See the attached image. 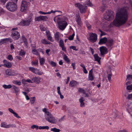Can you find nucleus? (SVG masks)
Listing matches in <instances>:
<instances>
[{
    "label": "nucleus",
    "mask_w": 132,
    "mask_h": 132,
    "mask_svg": "<svg viewBox=\"0 0 132 132\" xmlns=\"http://www.w3.org/2000/svg\"><path fill=\"white\" fill-rule=\"evenodd\" d=\"M128 18V13L126 7L119 8L116 14L115 18L110 24L111 26L119 27L126 23Z\"/></svg>",
    "instance_id": "nucleus-1"
},
{
    "label": "nucleus",
    "mask_w": 132,
    "mask_h": 132,
    "mask_svg": "<svg viewBox=\"0 0 132 132\" xmlns=\"http://www.w3.org/2000/svg\"><path fill=\"white\" fill-rule=\"evenodd\" d=\"M66 18L64 16H60L59 15L55 17L54 18V20L58 25V26L60 30H63L67 25V23L65 21Z\"/></svg>",
    "instance_id": "nucleus-2"
},
{
    "label": "nucleus",
    "mask_w": 132,
    "mask_h": 132,
    "mask_svg": "<svg viewBox=\"0 0 132 132\" xmlns=\"http://www.w3.org/2000/svg\"><path fill=\"white\" fill-rule=\"evenodd\" d=\"M14 2H9L7 3L6 7L8 10L11 12H13L16 10L17 6Z\"/></svg>",
    "instance_id": "nucleus-3"
},
{
    "label": "nucleus",
    "mask_w": 132,
    "mask_h": 132,
    "mask_svg": "<svg viewBox=\"0 0 132 132\" xmlns=\"http://www.w3.org/2000/svg\"><path fill=\"white\" fill-rule=\"evenodd\" d=\"M45 116L46 119L48 122L52 123H55L56 121L55 118L50 112Z\"/></svg>",
    "instance_id": "nucleus-4"
},
{
    "label": "nucleus",
    "mask_w": 132,
    "mask_h": 132,
    "mask_svg": "<svg viewBox=\"0 0 132 132\" xmlns=\"http://www.w3.org/2000/svg\"><path fill=\"white\" fill-rule=\"evenodd\" d=\"M18 28H13L12 29L11 36L12 37V38L14 40L18 39L20 37L19 33L16 30Z\"/></svg>",
    "instance_id": "nucleus-5"
},
{
    "label": "nucleus",
    "mask_w": 132,
    "mask_h": 132,
    "mask_svg": "<svg viewBox=\"0 0 132 132\" xmlns=\"http://www.w3.org/2000/svg\"><path fill=\"white\" fill-rule=\"evenodd\" d=\"M106 15L104 16L105 18L108 21L112 20L114 17V13L112 11L109 10L106 12Z\"/></svg>",
    "instance_id": "nucleus-6"
},
{
    "label": "nucleus",
    "mask_w": 132,
    "mask_h": 132,
    "mask_svg": "<svg viewBox=\"0 0 132 132\" xmlns=\"http://www.w3.org/2000/svg\"><path fill=\"white\" fill-rule=\"evenodd\" d=\"M75 6L78 7L81 13H85L86 11L87 6L82 5L80 3H77L75 4Z\"/></svg>",
    "instance_id": "nucleus-7"
},
{
    "label": "nucleus",
    "mask_w": 132,
    "mask_h": 132,
    "mask_svg": "<svg viewBox=\"0 0 132 132\" xmlns=\"http://www.w3.org/2000/svg\"><path fill=\"white\" fill-rule=\"evenodd\" d=\"M29 4V2H28L25 1H22L21 6V11L23 12L27 10L28 8V5Z\"/></svg>",
    "instance_id": "nucleus-8"
},
{
    "label": "nucleus",
    "mask_w": 132,
    "mask_h": 132,
    "mask_svg": "<svg viewBox=\"0 0 132 132\" xmlns=\"http://www.w3.org/2000/svg\"><path fill=\"white\" fill-rule=\"evenodd\" d=\"M32 20L31 18L27 20H22L19 23V25L22 26H28L30 24Z\"/></svg>",
    "instance_id": "nucleus-9"
},
{
    "label": "nucleus",
    "mask_w": 132,
    "mask_h": 132,
    "mask_svg": "<svg viewBox=\"0 0 132 132\" xmlns=\"http://www.w3.org/2000/svg\"><path fill=\"white\" fill-rule=\"evenodd\" d=\"M48 18L46 16L40 15L39 16L36 17L35 18V21H46L48 20Z\"/></svg>",
    "instance_id": "nucleus-10"
},
{
    "label": "nucleus",
    "mask_w": 132,
    "mask_h": 132,
    "mask_svg": "<svg viewBox=\"0 0 132 132\" xmlns=\"http://www.w3.org/2000/svg\"><path fill=\"white\" fill-rule=\"evenodd\" d=\"M100 51L101 55H104L105 54L107 53L108 52L107 49L105 47L102 46L100 48Z\"/></svg>",
    "instance_id": "nucleus-11"
},
{
    "label": "nucleus",
    "mask_w": 132,
    "mask_h": 132,
    "mask_svg": "<svg viewBox=\"0 0 132 132\" xmlns=\"http://www.w3.org/2000/svg\"><path fill=\"white\" fill-rule=\"evenodd\" d=\"M90 39L91 42H95L97 39V36L96 34L92 33L90 35Z\"/></svg>",
    "instance_id": "nucleus-12"
},
{
    "label": "nucleus",
    "mask_w": 132,
    "mask_h": 132,
    "mask_svg": "<svg viewBox=\"0 0 132 132\" xmlns=\"http://www.w3.org/2000/svg\"><path fill=\"white\" fill-rule=\"evenodd\" d=\"M41 78L39 77H34L31 79L33 83H35L36 84H38L40 82Z\"/></svg>",
    "instance_id": "nucleus-13"
},
{
    "label": "nucleus",
    "mask_w": 132,
    "mask_h": 132,
    "mask_svg": "<svg viewBox=\"0 0 132 132\" xmlns=\"http://www.w3.org/2000/svg\"><path fill=\"white\" fill-rule=\"evenodd\" d=\"M113 40L112 39H107V40L106 43V45L108 47H110L113 45Z\"/></svg>",
    "instance_id": "nucleus-14"
},
{
    "label": "nucleus",
    "mask_w": 132,
    "mask_h": 132,
    "mask_svg": "<svg viewBox=\"0 0 132 132\" xmlns=\"http://www.w3.org/2000/svg\"><path fill=\"white\" fill-rule=\"evenodd\" d=\"M59 43V46L62 48V50L66 52V48L64 46L63 40L61 39H60Z\"/></svg>",
    "instance_id": "nucleus-15"
},
{
    "label": "nucleus",
    "mask_w": 132,
    "mask_h": 132,
    "mask_svg": "<svg viewBox=\"0 0 132 132\" xmlns=\"http://www.w3.org/2000/svg\"><path fill=\"white\" fill-rule=\"evenodd\" d=\"M93 69L89 70L88 77V80L92 81L94 79V77L93 75Z\"/></svg>",
    "instance_id": "nucleus-16"
},
{
    "label": "nucleus",
    "mask_w": 132,
    "mask_h": 132,
    "mask_svg": "<svg viewBox=\"0 0 132 132\" xmlns=\"http://www.w3.org/2000/svg\"><path fill=\"white\" fill-rule=\"evenodd\" d=\"M3 62L5 63L3 65V66L8 68H10L12 67V65L11 63L10 62H8L6 60H4Z\"/></svg>",
    "instance_id": "nucleus-17"
},
{
    "label": "nucleus",
    "mask_w": 132,
    "mask_h": 132,
    "mask_svg": "<svg viewBox=\"0 0 132 132\" xmlns=\"http://www.w3.org/2000/svg\"><path fill=\"white\" fill-rule=\"evenodd\" d=\"M107 40V38L106 37H104L102 38L100 40L98 44L100 45H101L106 43Z\"/></svg>",
    "instance_id": "nucleus-18"
},
{
    "label": "nucleus",
    "mask_w": 132,
    "mask_h": 132,
    "mask_svg": "<svg viewBox=\"0 0 132 132\" xmlns=\"http://www.w3.org/2000/svg\"><path fill=\"white\" fill-rule=\"evenodd\" d=\"M78 84V83L76 81L72 80L70 81L69 83V85L72 87H75Z\"/></svg>",
    "instance_id": "nucleus-19"
},
{
    "label": "nucleus",
    "mask_w": 132,
    "mask_h": 132,
    "mask_svg": "<svg viewBox=\"0 0 132 132\" xmlns=\"http://www.w3.org/2000/svg\"><path fill=\"white\" fill-rule=\"evenodd\" d=\"M5 73L6 75L9 76H14L15 75L14 73L10 69H7L5 71Z\"/></svg>",
    "instance_id": "nucleus-20"
},
{
    "label": "nucleus",
    "mask_w": 132,
    "mask_h": 132,
    "mask_svg": "<svg viewBox=\"0 0 132 132\" xmlns=\"http://www.w3.org/2000/svg\"><path fill=\"white\" fill-rule=\"evenodd\" d=\"M76 21L78 24L80 25L81 24V21L80 16L79 15H76Z\"/></svg>",
    "instance_id": "nucleus-21"
},
{
    "label": "nucleus",
    "mask_w": 132,
    "mask_h": 132,
    "mask_svg": "<svg viewBox=\"0 0 132 132\" xmlns=\"http://www.w3.org/2000/svg\"><path fill=\"white\" fill-rule=\"evenodd\" d=\"M93 56L95 58V60L97 61L99 64L100 63V60L101 58L98 56L97 54H96L93 55Z\"/></svg>",
    "instance_id": "nucleus-22"
},
{
    "label": "nucleus",
    "mask_w": 132,
    "mask_h": 132,
    "mask_svg": "<svg viewBox=\"0 0 132 132\" xmlns=\"http://www.w3.org/2000/svg\"><path fill=\"white\" fill-rule=\"evenodd\" d=\"M15 92L16 93V95H17L19 94L20 90L18 87H16L15 86L13 85L12 86Z\"/></svg>",
    "instance_id": "nucleus-23"
},
{
    "label": "nucleus",
    "mask_w": 132,
    "mask_h": 132,
    "mask_svg": "<svg viewBox=\"0 0 132 132\" xmlns=\"http://www.w3.org/2000/svg\"><path fill=\"white\" fill-rule=\"evenodd\" d=\"M29 70L34 73L37 74L38 69L35 68L33 67H30L29 68Z\"/></svg>",
    "instance_id": "nucleus-24"
},
{
    "label": "nucleus",
    "mask_w": 132,
    "mask_h": 132,
    "mask_svg": "<svg viewBox=\"0 0 132 132\" xmlns=\"http://www.w3.org/2000/svg\"><path fill=\"white\" fill-rule=\"evenodd\" d=\"M41 42L42 44L44 45L50 44H51L50 42L48 41L45 39H42Z\"/></svg>",
    "instance_id": "nucleus-25"
},
{
    "label": "nucleus",
    "mask_w": 132,
    "mask_h": 132,
    "mask_svg": "<svg viewBox=\"0 0 132 132\" xmlns=\"http://www.w3.org/2000/svg\"><path fill=\"white\" fill-rule=\"evenodd\" d=\"M46 35L47 39L51 41H52V37L51 35V34L49 31H46Z\"/></svg>",
    "instance_id": "nucleus-26"
},
{
    "label": "nucleus",
    "mask_w": 132,
    "mask_h": 132,
    "mask_svg": "<svg viewBox=\"0 0 132 132\" xmlns=\"http://www.w3.org/2000/svg\"><path fill=\"white\" fill-rule=\"evenodd\" d=\"M59 32H56L54 35V37L55 40L58 42L59 39Z\"/></svg>",
    "instance_id": "nucleus-27"
},
{
    "label": "nucleus",
    "mask_w": 132,
    "mask_h": 132,
    "mask_svg": "<svg viewBox=\"0 0 132 132\" xmlns=\"http://www.w3.org/2000/svg\"><path fill=\"white\" fill-rule=\"evenodd\" d=\"M57 93L59 94L60 96V98L61 99H63L64 98V96L61 94L60 91V87H58L57 88Z\"/></svg>",
    "instance_id": "nucleus-28"
},
{
    "label": "nucleus",
    "mask_w": 132,
    "mask_h": 132,
    "mask_svg": "<svg viewBox=\"0 0 132 132\" xmlns=\"http://www.w3.org/2000/svg\"><path fill=\"white\" fill-rule=\"evenodd\" d=\"M39 60L40 65H43L45 62V60L43 57L41 58L39 57Z\"/></svg>",
    "instance_id": "nucleus-29"
},
{
    "label": "nucleus",
    "mask_w": 132,
    "mask_h": 132,
    "mask_svg": "<svg viewBox=\"0 0 132 132\" xmlns=\"http://www.w3.org/2000/svg\"><path fill=\"white\" fill-rule=\"evenodd\" d=\"M1 127L5 128H7V127H8V125H7L6 123L5 122H3L1 123Z\"/></svg>",
    "instance_id": "nucleus-30"
},
{
    "label": "nucleus",
    "mask_w": 132,
    "mask_h": 132,
    "mask_svg": "<svg viewBox=\"0 0 132 132\" xmlns=\"http://www.w3.org/2000/svg\"><path fill=\"white\" fill-rule=\"evenodd\" d=\"M80 66L83 68V71L84 73L85 74L87 73L88 71L86 69L85 66L82 64H81L80 65Z\"/></svg>",
    "instance_id": "nucleus-31"
},
{
    "label": "nucleus",
    "mask_w": 132,
    "mask_h": 132,
    "mask_svg": "<svg viewBox=\"0 0 132 132\" xmlns=\"http://www.w3.org/2000/svg\"><path fill=\"white\" fill-rule=\"evenodd\" d=\"M7 39L6 38L1 39L0 40V45L4 43H6L7 42Z\"/></svg>",
    "instance_id": "nucleus-32"
},
{
    "label": "nucleus",
    "mask_w": 132,
    "mask_h": 132,
    "mask_svg": "<svg viewBox=\"0 0 132 132\" xmlns=\"http://www.w3.org/2000/svg\"><path fill=\"white\" fill-rule=\"evenodd\" d=\"M39 129H46L48 130L49 129V127L48 126H39Z\"/></svg>",
    "instance_id": "nucleus-33"
},
{
    "label": "nucleus",
    "mask_w": 132,
    "mask_h": 132,
    "mask_svg": "<svg viewBox=\"0 0 132 132\" xmlns=\"http://www.w3.org/2000/svg\"><path fill=\"white\" fill-rule=\"evenodd\" d=\"M12 86L11 85H3V87L5 89H10L12 87Z\"/></svg>",
    "instance_id": "nucleus-34"
},
{
    "label": "nucleus",
    "mask_w": 132,
    "mask_h": 132,
    "mask_svg": "<svg viewBox=\"0 0 132 132\" xmlns=\"http://www.w3.org/2000/svg\"><path fill=\"white\" fill-rule=\"evenodd\" d=\"M51 130L54 132H60V129L55 128H51Z\"/></svg>",
    "instance_id": "nucleus-35"
},
{
    "label": "nucleus",
    "mask_w": 132,
    "mask_h": 132,
    "mask_svg": "<svg viewBox=\"0 0 132 132\" xmlns=\"http://www.w3.org/2000/svg\"><path fill=\"white\" fill-rule=\"evenodd\" d=\"M12 82L14 84L18 85L19 86L21 85V82L20 81H18L17 80H13Z\"/></svg>",
    "instance_id": "nucleus-36"
},
{
    "label": "nucleus",
    "mask_w": 132,
    "mask_h": 132,
    "mask_svg": "<svg viewBox=\"0 0 132 132\" xmlns=\"http://www.w3.org/2000/svg\"><path fill=\"white\" fill-rule=\"evenodd\" d=\"M78 88V91L79 92L82 93L83 94L85 93V91L83 89L81 88Z\"/></svg>",
    "instance_id": "nucleus-37"
},
{
    "label": "nucleus",
    "mask_w": 132,
    "mask_h": 132,
    "mask_svg": "<svg viewBox=\"0 0 132 132\" xmlns=\"http://www.w3.org/2000/svg\"><path fill=\"white\" fill-rule=\"evenodd\" d=\"M32 52L33 54L36 55H39V53L35 49H33L32 50Z\"/></svg>",
    "instance_id": "nucleus-38"
},
{
    "label": "nucleus",
    "mask_w": 132,
    "mask_h": 132,
    "mask_svg": "<svg viewBox=\"0 0 132 132\" xmlns=\"http://www.w3.org/2000/svg\"><path fill=\"white\" fill-rule=\"evenodd\" d=\"M35 101V97H33L31 98L30 102L31 104L34 103Z\"/></svg>",
    "instance_id": "nucleus-39"
},
{
    "label": "nucleus",
    "mask_w": 132,
    "mask_h": 132,
    "mask_svg": "<svg viewBox=\"0 0 132 132\" xmlns=\"http://www.w3.org/2000/svg\"><path fill=\"white\" fill-rule=\"evenodd\" d=\"M75 33H73L72 35L70 36L68 38V39L69 40H73L75 36Z\"/></svg>",
    "instance_id": "nucleus-40"
},
{
    "label": "nucleus",
    "mask_w": 132,
    "mask_h": 132,
    "mask_svg": "<svg viewBox=\"0 0 132 132\" xmlns=\"http://www.w3.org/2000/svg\"><path fill=\"white\" fill-rule=\"evenodd\" d=\"M25 54L26 53L25 52L22 50H21V51L19 53L20 55L22 56L25 55Z\"/></svg>",
    "instance_id": "nucleus-41"
},
{
    "label": "nucleus",
    "mask_w": 132,
    "mask_h": 132,
    "mask_svg": "<svg viewBox=\"0 0 132 132\" xmlns=\"http://www.w3.org/2000/svg\"><path fill=\"white\" fill-rule=\"evenodd\" d=\"M60 12L61 13H62V12L61 11H53V10H51L50 12H46V14H50L52 13H55V12Z\"/></svg>",
    "instance_id": "nucleus-42"
},
{
    "label": "nucleus",
    "mask_w": 132,
    "mask_h": 132,
    "mask_svg": "<svg viewBox=\"0 0 132 132\" xmlns=\"http://www.w3.org/2000/svg\"><path fill=\"white\" fill-rule=\"evenodd\" d=\"M22 38L23 40H24V44L26 45V46H27L28 44V42L26 39V38L24 36H23Z\"/></svg>",
    "instance_id": "nucleus-43"
},
{
    "label": "nucleus",
    "mask_w": 132,
    "mask_h": 132,
    "mask_svg": "<svg viewBox=\"0 0 132 132\" xmlns=\"http://www.w3.org/2000/svg\"><path fill=\"white\" fill-rule=\"evenodd\" d=\"M7 128L10 127L12 128H16V126L15 124H10L8 125Z\"/></svg>",
    "instance_id": "nucleus-44"
},
{
    "label": "nucleus",
    "mask_w": 132,
    "mask_h": 132,
    "mask_svg": "<svg viewBox=\"0 0 132 132\" xmlns=\"http://www.w3.org/2000/svg\"><path fill=\"white\" fill-rule=\"evenodd\" d=\"M126 89L129 90H132V84L127 85L126 87Z\"/></svg>",
    "instance_id": "nucleus-45"
},
{
    "label": "nucleus",
    "mask_w": 132,
    "mask_h": 132,
    "mask_svg": "<svg viewBox=\"0 0 132 132\" xmlns=\"http://www.w3.org/2000/svg\"><path fill=\"white\" fill-rule=\"evenodd\" d=\"M32 64L34 65L35 66L38 65V61L37 60H36L35 61H32L31 62Z\"/></svg>",
    "instance_id": "nucleus-46"
},
{
    "label": "nucleus",
    "mask_w": 132,
    "mask_h": 132,
    "mask_svg": "<svg viewBox=\"0 0 132 132\" xmlns=\"http://www.w3.org/2000/svg\"><path fill=\"white\" fill-rule=\"evenodd\" d=\"M50 64L52 67H55L56 65V63L53 61H51L50 62Z\"/></svg>",
    "instance_id": "nucleus-47"
},
{
    "label": "nucleus",
    "mask_w": 132,
    "mask_h": 132,
    "mask_svg": "<svg viewBox=\"0 0 132 132\" xmlns=\"http://www.w3.org/2000/svg\"><path fill=\"white\" fill-rule=\"evenodd\" d=\"M47 109L46 108H44L42 109L43 111L45 113L44 116L47 114L48 112H50L48 111H47Z\"/></svg>",
    "instance_id": "nucleus-48"
},
{
    "label": "nucleus",
    "mask_w": 132,
    "mask_h": 132,
    "mask_svg": "<svg viewBox=\"0 0 132 132\" xmlns=\"http://www.w3.org/2000/svg\"><path fill=\"white\" fill-rule=\"evenodd\" d=\"M39 128L38 126L37 125H33L31 126V128L32 129H34L35 128H36V129H38Z\"/></svg>",
    "instance_id": "nucleus-49"
},
{
    "label": "nucleus",
    "mask_w": 132,
    "mask_h": 132,
    "mask_svg": "<svg viewBox=\"0 0 132 132\" xmlns=\"http://www.w3.org/2000/svg\"><path fill=\"white\" fill-rule=\"evenodd\" d=\"M127 79L128 80L130 79H132V75H127L126 80H127Z\"/></svg>",
    "instance_id": "nucleus-50"
},
{
    "label": "nucleus",
    "mask_w": 132,
    "mask_h": 132,
    "mask_svg": "<svg viewBox=\"0 0 132 132\" xmlns=\"http://www.w3.org/2000/svg\"><path fill=\"white\" fill-rule=\"evenodd\" d=\"M7 58L10 61H12L13 60V57L11 55H9L8 56Z\"/></svg>",
    "instance_id": "nucleus-51"
},
{
    "label": "nucleus",
    "mask_w": 132,
    "mask_h": 132,
    "mask_svg": "<svg viewBox=\"0 0 132 132\" xmlns=\"http://www.w3.org/2000/svg\"><path fill=\"white\" fill-rule=\"evenodd\" d=\"M5 12V11L3 8L0 7V14H4Z\"/></svg>",
    "instance_id": "nucleus-52"
},
{
    "label": "nucleus",
    "mask_w": 132,
    "mask_h": 132,
    "mask_svg": "<svg viewBox=\"0 0 132 132\" xmlns=\"http://www.w3.org/2000/svg\"><path fill=\"white\" fill-rule=\"evenodd\" d=\"M70 49H72L75 51H77L78 49L76 48V46H71L70 47Z\"/></svg>",
    "instance_id": "nucleus-53"
},
{
    "label": "nucleus",
    "mask_w": 132,
    "mask_h": 132,
    "mask_svg": "<svg viewBox=\"0 0 132 132\" xmlns=\"http://www.w3.org/2000/svg\"><path fill=\"white\" fill-rule=\"evenodd\" d=\"M86 25L88 29L89 30L91 28V25L88 23H86Z\"/></svg>",
    "instance_id": "nucleus-54"
},
{
    "label": "nucleus",
    "mask_w": 132,
    "mask_h": 132,
    "mask_svg": "<svg viewBox=\"0 0 132 132\" xmlns=\"http://www.w3.org/2000/svg\"><path fill=\"white\" fill-rule=\"evenodd\" d=\"M99 30L101 33V34H100V37H101L103 35H106L105 33V32L102 31L101 30L99 29Z\"/></svg>",
    "instance_id": "nucleus-55"
},
{
    "label": "nucleus",
    "mask_w": 132,
    "mask_h": 132,
    "mask_svg": "<svg viewBox=\"0 0 132 132\" xmlns=\"http://www.w3.org/2000/svg\"><path fill=\"white\" fill-rule=\"evenodd\" d=\"M13 114L14 116L15 117L18 118H20L21 117L18 116V114L14 112Z\"/></svg>",
    "instance_id": "nucleus-56"
},
{
    "label": "nucleus",
    "mask_w": 132,
    "mask_h": 132,
    "mask_svg": "<svg viewBox=\"0 0 132 132\" xmlns=\"http://www.w3.org/2000/svg\"><path fill=\"white\" fill-rule=\"evenodd\" d=\"M43 74L44 73L43 72L40 71L39 70H38L37 73V75H41Z\"/></svg>",
    "instance_id": "nucleus-57"
},
{
    "label": "nucleus",
    "mask_w": 132,
    "mask_h": 132,
    "mask_svg": "<svg viewBox=\"0 0 132 132\" xmlns=\"http://www.w3.org/2000/svg\"><path fill=\"white\" fill-rule=\"evenodd\" d=\"M127 98L128 100H130L132 98V93L131 94H129Z\"/></svg>",
    "instance_id": "nucleus-58"
},
{
    "label": "nucleus",
    "mask_w": 132,
    "mask_h": 132,
    "mask_svg": "<svg viewBox=\"0 0 132 132\" xmlns=\"http://www.w3.org/2000/svg\"><path fill=\"white\" fill-rule=\"evenodd\" d=\"M112 76L111 74H110L108 75V78L109 81H110L111 80V78Z\"/></svg>",
    "instance_id": "nucleus-59"
},
{
    "label": "nucleus",
    "mask_w": 132,
    "mask_h": 132,
    "mask_svg": "<svg viewBox=\"0 0 132 132\" xmlns=\"http://www.w3.org/2000/svg\"><path fill=\"white\" fill-rule=\"evenodd\" d=\"M7 39V42H10V43H11L12 42V40L11 38H6Z\"/></svg>",
    "instance_id": "nucleus-60"
},
{
    "label": "nucleus",
    "mask_w": 132,
    "mask_h": 132,
    "mask_svg": "<svg viewBox=\"0 0 132 132\" xmlns=\"http://www.w3.org/2000/svg\"><path fill=\"white\" fill-rule=\"evenodd\" d=\"M8 0H0L1 3L3 5L5 4L6 1Z\"/></svg>",
    "instance_id": "nucleus-61"
},
{
    "label": "nucleus",
    "mask_w": 132,
    "mask_h": 132,
    "mask_svg": "<svg viewBox=\"0 0 132 132\" xmlns=\"http://www.w3.org/2000/svg\"><path fill=\"white\" fill-rule=\"evenodd\" d=\"M8 0H0L1 3L3 5L5 4L6 1Z\"/></svg>",
    "instance_id": "nucleus-62"
},
{
    "label": "nucleus",
    "mask_w": 132,
    "mask_h": 132,
    "mask_svg": "<svg viewBox=\"0 0 132 132\" xmlns=\"http://www.w3.org/2000/svg\"><path fill=\"white\" fill-rule=\"evenodd\" d=\"M87 5L89 6H92V4L91 3L90 0H89L87 3Z\"/></svg>",
    "instance_id": "nucleus-63"
},
{
    "label": "nucleus",
    "mask_w": 132,
    "mask_h": 132,
    "mask_svg": "<svg viewBox=\"0 0 132 132\" xmlns=\"http://www.w3.org/2000/svg\"><path fill=\"white\" fill-rule=\"evenodd\" d=\"M8 110L12 114H13L15 112L12 109L10 108L8 109Z\"/></svg>",
    "instance_id": "nucleus-64"
}]
</instances>
